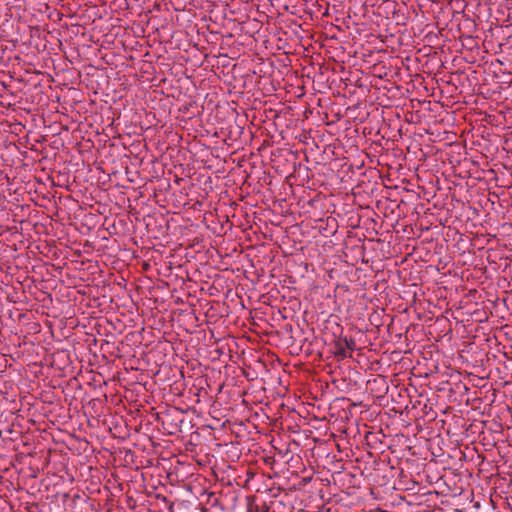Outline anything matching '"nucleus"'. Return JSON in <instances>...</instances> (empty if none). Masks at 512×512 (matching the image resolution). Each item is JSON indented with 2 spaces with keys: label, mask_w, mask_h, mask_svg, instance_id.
Listing matches in <instances>:
<instances>
[{
  "label": "nucleus",
  "mask_w": 512,
  "mask_h": 512,
  "mask_svg": "<svg viewBox=\"0 0 512 512\" xmlns=\"http://www.w3.org/2000/svg\"><path fill=\"white\" fill-rule=\"evenodd\" d=\"M344 343H345V346L350 349V350H353L354 349V346H355V342L353 340H348L347 338L344 339Z\"/></svg>",
  "instance_id": "obj_1"
},
{
  "label": "nucleus",
  "mask_w": 512,
  "mask_h": 512,
  "mask_svg": "<svg viewBox=\"0 0 512 512\" xmlns=\"http://www.w3.org/2000/svg\"><path fill=\"white\" fill-rule=\"evenodd\" d=\"M338 354H339L341 357H343V358H344V357H346L345 349H343V348H339V352H338Z\"/></svg>",
  "instance_id": "obj_2"
},
{
  "label": "nucleus",
  "mask_w": 512,
  "mask_h": 512,
  "mask_svg": "<svg viewBox=\"0 0 512 512\" xmlns=\"http://www.w3.org/2000/svg\"><path fill=\"white\" fill-rule=\"evenodd\" d=\"M202 512H208V509L207 508H202L201 510Z\"/></svg>",
  "instance_id": "obj_3"
}]
</instances>
